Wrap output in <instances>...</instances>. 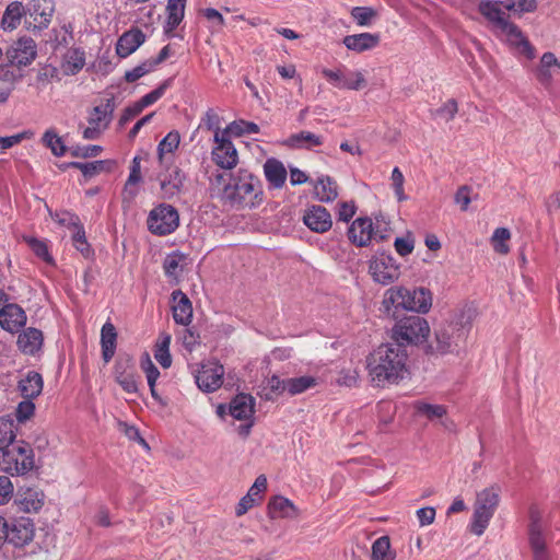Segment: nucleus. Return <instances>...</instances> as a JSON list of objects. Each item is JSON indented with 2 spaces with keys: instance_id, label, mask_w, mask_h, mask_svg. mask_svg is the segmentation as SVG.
Masks as SVG:
<instances>
[{
  "instance_id": "nucleus-1",
  "label": "nucleus",
  "mask_w": 560,
  "mask_h": 560,
  "mask_svg": "<svg viewBox=\"0 0 560 560\" xmlns=\"http://www.w3.org/2000/svg\"><path fill=\"white\" fill-rule=\"evenodd\" d=\"M408 352L406 348L395 343H383L368 359L369 375L373 385L384 387L398 384L408 374Z\"/></svg>"
},
{
  "instance_id": "nucleus-2",
  "label": "nucleus",
  "mask_w": 560,
  "mask_h": 560,
  "mask_svg": "<svg viewBox=\"0 0 560 560\" xmlns=\"http://www.w3.org/2000/svg\"><path fill=\"white\" fill-rule=\"evenodd\" d=\"M260 180L246 170H238L223 188V199L235 208H253L261 200Z\"/></svg>"
},
{
  "instance_id": "nucleus-3",
  "label": "nucleus",
  "mask_w": 560,
  "mask_h": 560,
  "mask_svg": "<svg viewBox=\"0 0 560 560\" xmlns=\"http://www.w3.org/2000/svg\"><path fill=\"white\" fill-rule=\"evenodd\" d=\"M382 304L387 315H392L393 308L424 314L432 306V294L424 288L409 290L404 287H394L385 292ZM393 316H395V312H393Z\"/></svg>"
},
{
  "instance_id": "nucleus-4",
  "label": "nucleus",
  "mask_w": 560,
  "mask_h": 560,
  "mask_svg": "<svg viewBox=\"0 0 560 560\" xmlns=\"http://www.w3.org/2000/svg\"><path fill=\"white\" fill-rule=\"evenodd\" d=\"M429 334V323L419 315L405 316L397 320L392 328V339L404 348L425 342Z\"/></svg>"
},
{
  "instance_id": "nucleus-5",
  "label": "nucleus",
  "mask_w": 560,
  "mask_h": 560,
  "mask_svg": "<svg viewBox=\"0 0 560 560\" xmlns=\"http://www.w3.org/2000/svg\"><path fill=\"white\" fill-rule=\"evenodd\" d=\"M35 467L34 450L25 441H16L2 452V469L11 476H25Z\"/></svg>"
},
{
  "instance_id": "nucleus-6",
  "label": "nucleus",
  "mask_w": 560,
  "mask_h": 560,
  "mask_svg": "<svg viewBox=\"0 0 560 560\" xmlns=\"http://www.w3.org/2000/svg\"><path fill=\"white\" fill-rule=\"evenodd\" d=\"M468 329L459 322H446L438 326L434 332V343L427 347V353L445 354L452 352L464 341Z\"/></svg>"
},
{
  "instance_id": "nucleus-7",
  "label": "nucleus",
  "mask_w": 560,
  "mask_h": 560,
  "mask_svg": "<svg viewBox=\"0 0 560 560\" xmlns=\"http://www.w3.org/2000/svg\"><path fill=\"white\" fill-rule=\"evenodd\" d=\"M147 224L152 234L168 235L179 225L178 211L171 205L161 203L150 211Z\"/></svg>"
},
{
  "instance_id": "nucleus-8",
  "label": "nucleus",
  "mask_w": 560,
  "mask_h": 560,
  "mask_svg": "<svg viewBox=\"0 0 560 560\" xmlns=\"http://www.w3.org/2000/svg\"><path fill=\"white\" fill-rule=\"evenodd\" d=\"M322 74L329 84L339 90L359 91L366 84L361 71L351 70L346 66H340L335 69H323Z\"/></svg>"
},
{
  "instance_id": "nucleus-9",
  "label": "nucleus",
  "mask_w": 560,
  "mask_h": 560,
  "mask_svg": "<svg viewBox=\"0 0 560 560\" xmlns=\"http://www.w3.org/2000/svg\"><path fill=\"white\" fill-rule=\"evenodd\" d=\"M35 524L30 517L21 516L7 521L5 541L16 548L24 547L33 541Z\"/></svg>"
},
{
  "instance_id": "nucleus-10",
  "label": "nucleus",
  "mask_w": 560,
  "mask_h": 560,
  "mask_svg": "<svg viewBox=\"0 0 560 560\" xmlns=\"http://www.w3.org/2000/svg\"><path fill=\"white\" fill-rule=\"evenodd\" d=\"M529 545L534 560H550L542 535L541 513L536 506L529 509Z\"/></svg>"
},
{
  "instance_id": "nucleus-11",
  "label": "nucleus",
  "mask_w": 560,
  "mask_h": 560,
  "mask_svg": "<svg viewBox=\"0 0 560 560\" xmlns=\"http://www.w3.org/2000/svg\"><path fill=\"white\" fill-rule=\"evenodd\" d=\"M213 143L211 156L214 164L223 170H233L238 163V153L230 135L221 138L213 136Z\"/></svg>"
},
{
  "instance_id": "nucleus-12",
  "label": "nucleus",
  "mask_w": 560,
  "mask_h": 560,
  "mask_svg": "<svg viewBox=\"0 0 560 560\" xmlns=\"http://www.w3.org/2000/svg\"><path fill=\"white\" fill-rule=\"evenodd\" d=\"M369 271L373 280L383 285L394 282L400 275L395 259L385 254H381L371 260Z\"/></svg>"
},
{
  "instance_id": "nucleus-13",
  "label": "nucleus",
  "mask_w": 560,
  "mask_h": 560,
  "mask_svg": "<svg viewBox=\"0 0 560 560\" xmlns=\"http://www.w3.org/2000/svg\"><path fill=\"white\" fill-rule=\"evenodd\" d=\"M348 237L354 245L359 247L368 246L374 240L383 241L386 236L378 230H375L370 218L363 217L355 219L349 230Z\"/></svg>"
},
{
  "instance_id": "nucleus-14",
  "label": "nucleus",
  "mask_w": 560,
  "mask_h": 560,
  "mask_svg": "<svg viewBox=\"0 0 560 560\" xmlns=\"http://www.w3.org/2000/svg\"><path fill=\"white\" fill-rule=\"evenodd\" d=\"M224 368L219 362L209 361L203 363L195 378L197 386L205 393H213L223 383Z\"/></svg>"
},
{
  "instance_id": "nucleus-15",
  "label": "nucleus",
  "mask_w": 560,
  "mask_h": 560,
  "mask_svg": "<svg viewBox=\"0 0 560 560\" xmlns=\"http://www.w3.org/2000/svg\"><path fill=\"white\" fill-rule=\"evenodd\" d=\"M5 56L11 65L27 66L37 56L36 44L31 37H21L7 49Z\"/></svg>"
},
{
  "instance_id": "nucleus-16",
  "label": "nucleus",
  "mask_w": 560,
  "mask_h": 560,
  "mask_svg": "<svg viewBox=\"0 0 560 560\" xmlns=\"http://www.w3.org/2000/svg\"><path fill=\"white\" fill-rule=\"evenodd\" d=\"M499 31L505 36L509 44L515 47L520 54L530 60L535 58V47L529 43L516 24L508 22Z\"/></svg>"
},
{
  "instance_id": "nucleus-17",
  "label": "nucleus",
  "mask_w": 560,
  "mask_h": 560,
  "mask_svg": "<svg viewBox=\"0 0 560 560\" xmlns=\"http://www.w3.org/2000/svg\"><path fill=\"white\" fill-rule=\"evenodd\" d=\"M381 43V35L378 33H359L346 35L342 38V44L348 50L357 54L373 50Z\"/></svg>"
},
{
  "instance_id": "nucleus-18",
  "label": "nucleus",
  "mask_w": 560,
  "mask_h": 560,
  "mask_svg": "<svg viewBox=\"0 0 560 560\" xmlns=\"http://www.w3.org/2000/svg\"><path fill=\"white\" fill-rule=\"evenodd\" d=\"M504 5L506 1L486 0L479 3L478 10L499 31L509 22Z\"/></svg>"
},
{
  "instance_id": "nucleus-19",
  "label": "nucleus",
  "mask_w": 560,
  "mask_h": 560,
  "mask_svg": "<svg viewBox=\"0 0 560 560\" xmlns=\"http://www.w3.org/2000/svg\"><path fill=\"white\" fill-rule=\"evenodd\" d=\"M27 12L33 22H28L30 26L43 30L48 26L54 13V4L51 0H33L28 5Z\"/></svg>"
},
{
  "instance_id": "nucleus-20",
  "label": "nucleus",
  "mask_w": 560,
  "mask_h": 560,
  "mask_svg": "<svg viewBox=\"0 0 560 560\" xmlns=\"http://www.w3.org/2000/svg\"><path fill=\"white\" fill-rule=\"evenodd\" d=\"M25 324V312L18 304H7L0 310V326L4 330L15 332Z\"/></svg>"
},
{
  "instance_id": "nucleus-21",
  "label": "nucleus",
  "mask_w": 560,
  "mask_h": 560,
  "mask_svg": "<svg viewBox=\"0 0 560 560\" xmlns=\"http://www.w3.org/2000/svg\"><path fill=\"white\" fill-rule=\"evenodd\" d=\"M145 40V35L140 28H131L125 32L117 40L116 52L126 58L133 54Z\"/></svg>"
},
{
  "instance_id": "nucleus-22",
  "label": "nucleus",
  "mask_w": 560,
  "mask_h": 560,
  "mask_svg": "<svg viewBox=\"0 0 560 560\" xmlns=\"http://www.w3.org/2000/svg\"><path fill=\"white\" fill-rule=\"evenodd\" d=\"M172 298L174 301L172 312L175 323L182 326H188L192 319L191 302L180 290L174 291Z\"/></svg>"
},
{
  "instance_id": "nucleus-23",
  "label": "nucleus",
  "mask_w": 560,
  "mask_h": 560,
  "mask_svg": "<svg viewBox=\"0 0 560 560\" xmlns=\"http://www.w3.org/2000/svg\"><path fill=\"white\" fill-rule=\"evenodd\" d=\"M45 501V494L42 490L36 488H26L21 490L16 498V504L21 511L26 513L38 512Z\"/></svg>"
},
{
  "instance_id": "nucleus-24",
  "label": "nucleus",
  "mask_w": 560,
  "mask_h": 560,
  "mask_svg": "<svg viewBox=\"0 0 560 560\" xmlns=\"http://www.w3.org/2000/svg\"><path fill=\"white\" fill-rule=\"evenodd\" d=\"M556 65L557 57L553 52L547 51L540 57L534 74L536 80L545 88H549L553 82V77L557 70Z\"/></svg>"
},
{
  "instance_id": "nucleus-25",
  "label": "nucleus",
  "mask_w": 560,
  "mask_h": 560,
  "mask_svg": "<svg viewBox=\"0 0 560 560\" xmlns=\"http://www.w3.org/2000/svg\"><path fill=\"white\" fill-rule=\"evenodd\" d=\"M264 174L268 184L276 189L282 188L288 177L284 164L275 158L267 159L264 164Z\"/></svg>"
},
{
  "instance_id": "nucleus-26",
  "label": "nucleus",
  "mask_w": 560,
  "mask_h": 560,
  "mask_svg": "<svg viewBox=\"0 0 560 560\" xmlns=\"http://www.w3.org/2000/svg\"><path fill=\"white\" fill-rule=\"evenodd\" d=\"M255 399L248 394H238L230 402V415L237 420H247L255 412Z\"/></svg>"
},
{
  "instance_id": "nucleus-27",
  "label": "nucleus",
  "mask_w": 560,
  "mask_h": 560,
  "mask_svg": "<svg viewBox=\"0 0 560 560\" xmlns=\"http://www.w3.org/2000/svg\"><path fill=\"white\" fill-rule=\"evenodd\" d=\"M270 518H293L296 516V508L289 499L282 495L272 497L267 505Z\"/></svg>"
},
{
  "instance_id": "nucleus-28",
  "label": "nucleus",
  "mask_w": 560,
  "mask_h": 560,
  "mask_svg": "<svg viewBox=\"0 0 560 560\" xmlns=\"http://www.w3.org/2000/svg\"><path fill=\"white\" fill-rule=\"evenodd\" d=\"M43 332L36 328H27L19 335V349L25 354H35L43 345Z\"/></svg>"
},
{
  "instance_id": "nucleus-29",
  "label": "nucleus",
  "mask_w": 560,
  "mask_h": 560,
  "mask_svg": "<svg viewBox=\"0 0 560 560\" xmlns=\"http://www.w3.org/2000/svg\"><path fill=\"white\" fill-rule=\"evenodd\" d=\"M499 492L500 489L497 486H491L478 492L474 510L494 514L500 501Z\"/></svg>"
},
{
  "instance_id": "nucleus-30",
  "label": "nucleus",
  "mask_w": 560,
  "mask_h": 560,
  "mask_svg": "<svg viewBox=\"0 0 560 560\" xmlns=\"http://www.w3.org/2000/svg\"><path fill=\"white\" fill-rule=\"evenodd\" d=\"M117 331L110 322H106L101 330V348L102 358L105 363H108L116 351Z\"/></svg>"
},
{
  "instance_id": "nucleus-31",
  "label": "nucleus",
  "mask_w": 560,
  "mask_h": 560,
  "mask_svg": "<svg viewBox=\"0 0 560 560\" xmlns=\"http://www.w3.org/2000/svg\"><path fill=\"white\" fill-rule=\"evenodd\" d=\"M43 377L38 372L28 371L19 382V389L24 398L34 399L43 390Z\"/></svg>"
},
{
  "instance_id": "nucleus-32",
  "label": "nucleus",
  "mask_w": 560,
  "mask_h": 560,
  "mask_svg": "<svg viewBox=\"0 0 560 560\" xmlns=\"http://www.w3.org/2000/svg\"><path fill=\"white\" fill-rule=\"evenodd\" d=\"M339 195V185L335 178L328 175L317 177V200L332 202Z\"/></svg>"
},
{
  "instance_id": "nucleus-33",
  "label": "nucleus",
  "mask_w": 560,
  "mask_h": 560,
  "mask_svg": "<svg viewBox=\"0 0 560 560\" xmlns=\"http://www.w3.org/2000/svg\"><path fill=\"white\" fill-rule=\"evenodd\" d=\"M16 423L10 416L0 417V452L9 450L16 442Z\"/></svg>"
},
{
  "instance_id": "nucleus-34",
  "label": "nucleus",
  "mask_w": 560,
  "mask_h": 560,
  "mask_svg": "<svg viewBox=\"0 0 560 560\" xmlns=\"http://www.w3.org/2000/svg\"><path fill=\"white\" fill-rule=\"evenodd\" d=\"M185 174L182 170H173L166 179L161 182V189L164 197L172 198L182 191L185 182Z\"/></svg>"
},
{
  "instance_id": "nucleus-35",
  "label": "nucleus",
  "mask_w": 560,
  "mask_h": 560,
  "mask_svg": "<svg viewBox=\"0 0 560 560\" xmlns=\"http://www.w3.org/2000/svg\"><path fill=\"white\" fill-rule=\"evenodd\" d=\"M221 117L218 113L209 108L200 118V122L198 129H206L208 131H213V136L218 135V138L229 135V126L224 129H221Z\"/></svg>"
},
{
  "instance_id": "nucleus-36",
  "label": "nucleus",
  "mask_w": 560,
  "mask_h": 560,
  "mask_svg": "<svg viewBox=\"0 0 560 560\" xmlns=\"http://www.w3.org/2000/svg\"><path fill=\"white\" fill-rule=\"evenodd\" d=\"M141 178V159L135 156L131 162L128 179L124 187V200H131L137 195V190L132 189V187L140 183Z\"/></svg>"
},
{
  "instance_id": "nucleus-37",
  "label": "nucleus",
  "mask_w": 560,
  "mask_h": 560,
  "mask_svg": "<svg viewBox=\"0 0 560 560\" xmlns=\"http://www.w3.org/2000/svg\"><path fill=\"white\" fill-rule=\"evenodd\" d=\"M112 165H113L112 161H103V160L88 162V163L70 162L68 164L69 167L80 170L86 178H91L94 175L100 174L102 172H108L112 168Z\"/></svg>"
},
{
  "instance_id": "nucleus-38",
  "label": "nucleus",
  "mask_w": 560,
  "mask_h": 560,
  "mask_svg": "<svg viewBox=\"0 0 560 560\" xmlns=\"http://www.w3.org/2000/svg\"><path fill=\"white\" fill-rule=\"evenodd\" d=\"M114 112V104L112 100H107L105 105L95 106L89 116V125H96L105 129L109 121L112 114Z\"/></svg>"
},
{
  "instance_id": "nucleus-39",
  "label": "nucleus",
  "mask_w": 560,
  "mask_h": 560,
  "mask_svg": "<svg viewBox=\"0 0 560 560\" xmlns=\"http://www.w3.org/2000/svg\"><path fill=\"white\" fill-rule=\"evenodd\" d=\"M396 552L390 548L388 536H381L372 544L371 560H395Z\"/></svg>"
},
{
  "instance_id": "nucleus-40",
  "label": "nucleus",
  "mask_w": 560,
  "mask_h": 560,
  "mask_svg": "<svg viewBox=\"0 0 560 560\" xmlns=\"http://www.w3.org/2000/svg\"><path fill=\"white\" fill-rule=\"evenodd\" d=\"M171 335L161 334L154 350V358L164 369L172 364V357L170 353Z\"/></svg>"
},
{
  "instance_id": "nucleus-41",
  "label": "nucleus",
  "mask_w": 560,
  "mask_h": 560,
  "mask_svg": "<svg viewBox=\"0 0 560 560\" xmlns=\"http://www.w3.org/2000/svg\"><path fill=\"white\" fill-rule=\"evenodd\" d=\"M185 255L179 252L168 254L163 261V269L168 278L178 279L183 272Z\"/></svg>"
},
{
  "instance_id": "nucleus-42",
  "label": "nucleus",
  "mask_w": 560,
  "mask_h": 560,
  "mask_svg": "<svg viewBox=\"0 0 560 560\" xmlns=\"http://www.w3.org/2000/svg\"><path fill=\"white\" fill-rule=\"evenodd\" d=\"M350 16L360 27H369L377 19L378 13L372 7H353Z\"/></svg>"
},
{
  "instance_id": "nucleus-43",
  "label": "nucleus",
  "mask_w": 560,
  "mask_h": 560,
  "mask_svg": "<svg viewBox=\"0 0 560 560\" xmlns=\"http://www.w3.org/2000/svg\"><path fill=\"white\" fill-rule=\"evenodd\" d=\"M315 385V377L310 375L285 378V393L300 395Z\"/></svg>"
},
{
  "instance_id": "nucleus-44",
  "label": "nucleus",
  "mask_w": 560,
  "mask_h": 560,
  "mask_svg": "<svg viewBox=\"0 0 560 560\" xmlns=\"http://www.w3.org/2000/svg\"><path fill=\"white\" fill-rule=\"evenodd\" d=\"M23 4L19 1L11 2L3 14L2 26L4 30H14L21 21Z\"/></svg>"
},
{
  "instance_id": "nucleus-45",
  "label": "nucleus",
  "mask_w": 560,
  "mask_h": 560,
  "mask_svg": "<svg viewBox=\"0 0 560 560\" xmlns=\"http://www.w3.org/2000/svg\"><path fill=\"white\" fill-rule=\"evenodd\" d=\"M167 18L164 25L165 34L170 35L180 24L185 14V7L179 4L167 3Z\"/></svg>"
},
{
  "instance_id": "nucleus-46",
  "label": "nucleus",
  "mask_w": 560,
  "mask_h": 560,
  "mask_svg": "<svg viewBox=\"0 0 560 560\" xmlns=\"http://www.w3.org/2000/svg\"><path fill=\"white\" fill-rule=\"evenodd\" d=\"M413 409L420 416H424L429 420L440 419L447 412L446 407L443 405H432L422 400L413 404Z\"/></svg>"
},
{
  "instance_id": "nucleus-47",
  "label": "nucleus",
  "mask_w": 560,
  "mask_h": 560,
  "mask_svg": "<svg viewBox=\"0 0 560 560\" xmlns=\"http://www.w3.org/2000/svg\"><path fill=\"white\" fill-rule=\"evenodd\" d=\"M511 240V232L506 228H498L491 236V245L495 253L506 255L510 252L508 242Z\"/></svg>"
},
{
  "instance_id": "nucleus-48",
  "label": "nucleus",
  "mask_w": 560,
  "mask_h": 560,
  "mask_svg": "<svg viewBox=\"0 0 560 560\" xmlns=\"http://www.w3.org/2000/svg\"><path fill=\"white\" fill-rule=\"evenodd\" d=\"M42 141L48 149H50L55 156H62L66 154L67 147L61 137H59L54 129H48L44 133Z\"/></svg>"
},
{
  "instance_id": "nucleus-49",
  "label": "nucleus",
  "mask_w": 560,
  "mask_h": 560,
  "mask_svg": "<svg viewBox=\"0 0 560 560\" xmlns=\"http://www.w3.org/2000/svg\"><path fill=\"white\" fill-rule=\"evenodd\" d=\"M180 142V135L177 130L170 131L158 144V155L160 161L163 160L164 154L173 153L177 150Z\"/></svg>"
},
{
  "instance_id": "nucleus-50",
  "label": "nucleus",
  "mask_w": 560,
  "mask_h": 560,
  "mask_svg": "<svg viewBox=\"0 0 560 560\" xmlns=\"http://www.w3.org/2000/svg\"><path fill=\"white\" fill-rule=\"evenodd\" d=\"M85 65L84 51L79 49L70 50L66 57L65 72L67 74L78 73Z\"/></svg>"
},
{
  "instance_id": "nucleus-51",
  "label": "nucleus",
  "mask_w": 560,
  "mask_h": 560,
  "mask_svg": "<svg viewBox=\"0 0 560 560\" xmlns=\"http://www.w3.org/2000/svg\"><path fill=\"white\" fill-rule=\"evenodd\" d=\"M458 112V103L454 98L447 100L439 108L431 113L433 118H440L446 122L453 120Z\"/></svg>"
},
{
  "instance_id": "nucleus-52",
  "label": "nucleus",
  "mask_w": 560,
  "mask_h": 560,
  "mask_svg": "<svg viewBox=\"0 0 560 560\" xmlns=\"http://www.w3.org/2000/svg\"><path fill=\"white\" fill-rule=\"evenodd\" d=\"M492 516L493 514L489 512L474 510L470 522V532L477 536H481L487 529Z\"/></svg>"
},
{
  "instance_id": "nucleus-53",
  "label": "nucleus",
  "mask_w": 560,
  "mask_h": 560,
  "mask_svg": "<svg viewBox=\"0 0 560 560\" xmlns=\"http://www.w3.org/2000/svg\"><path fill=\"white\" fill-rule=\"evenodd\" d=\"M283 144L290 148H311L315 144V136L308 131H301L290 136Z\"/></svg>"
},
{
  "instance_id": "nucleus-54",
  "label": "nucleus",
  "mask_w": 560,
  "mask_h": 560,
  "mask_svg": "<svg viewBox=\"0 0 560 560\" xmlns=\"http://www.w3.org/2000/svg\"><path fill=\"white\" fill-rule=\"evenodd\" d=\"M259 127L257 124L245 120H235L229 125V135L241 137L243 135L257 133Z\"/></svg>"
},
{
  "instance_id": "nucleus-55",
  "label": "nucleus",
  "mask_w": 560,
  "mask_h": 560,
  "mask_svg": "<svg viewBox=\"0 0 560 560\" xmlns=\"http://www.w3.org/2000/svg\"><path fill=\"white\" fill-rule=\"evenodd\" d=\"M155 69V67L153 66V63L150 61V59L148 60H144L143 62H141L140 65L136 66L135 68L126 71L125 73V80L128 82V83H132V82H136L137 80H139L140 78H142L143 75L150 73L151 71H153Z\"/></svg>"
},
{
  "instance_id": "nucleus-56",
  "label": "nucleus",
  "mask_w": 560,
  "mask_h": 560,
  "mask_svg": "<svg viewBox=\"0 0 560 560\" xmlns=\"http://www.w3.org/2000/svg\"><path fill=\"white\" fill-rule=\"evenodd\" d=\"M265 389L268 390L265 394V398L271 400L275 396H279L285 393V380H281L277 375H272L267 380Z\"/></svg>"
},
{
  "instance_id": "nucleus-57",
  "label": "nucleus",
  "mask_w": 560,
  "mask_h": 560,
  "mask_svg": "<svg viewBox=\"0 0 560 560\" xmlns=\"http://www.w3.org/2000/svg\"><path fill=\"white\" fill-rule=\"evenodd\" d=\"M537 8L536 0H512L506 1L504 9L521 15L526 12H534Z\"/></svg>"
},
{
  "instance_id": "nucleus-58",
  "label": "nucleus",
  "mask_w": 560,
  "mask_h": 560,
  "mask_svg": "<svg viewBox=\"0 0 560 560\" xmlns=\"http://www.w3.org/2000/svg\"><path fill=\"white\" fill-rule=\"evenodd\" d=\"M73 245L74 247L85 257L90 256L91 254V247L90 244L86 241L85 237V231L84 228L81 225H78L77 229L73 230V236H72Z\"/></svg>"
},
{
  "instance_id": "nucleus-59",
  "label": "nucleus",
  "mask_w": 560,
  "mask_h": 560,
  "mask_svg": "<svg viewBox=\"0 0 560 560\" xmlns=\"http://www.w3.org/2000/svg\"><path fill=\"white\" fill-rule=\"evenodd\" d=\"M34 254L48 264H52L54 259L50 256L47 245L45 242L35 237H28L25 240Z\"/></svg>"
},
{
  "instance_id": "nucleus-60",
  "label": "nucleus",
  "mask_w": 560,
  "mask_h": 560,
  "mask_svg": "<svg viewBox=\"0 0 560 560\" xmlns=\"http://www.w3.org/2000/svg\"><path fill=\"white\" fill-rule=\"evenodd\" d=\"M170 85L168 81H164L159 88H156L155 90L151 91L150 93L145 94L144 96H142L137 103L139 104V106L142 108V110L154 104L155 102H158L165 93V90L167 89V86Z\"/></svg>"
},
{
  "instance_id": "nucleus-61",
  "label": "nucleus",
  "mask_w": 560,
  "mask_h": 560,
  "mask_svg": "<svg viewBox=\"0 0 560 560\" xmlns=\"http://www.w3.org/2000/svg\"><path fill=\"white\" fill-rule=\"evenodd\" d=\"M390 179H392V186H393V189H394L397 200L398 201L406 200L407 196L404 191L405 177H404L401 171L399 170V167L396 166L393 168Z\"/></svg>"
},
{
  "instance_id": "nucleus-62",
  "label": "nucleus",
  "mask_w": 560,
  "mask_h": 560,
  "mask_svg": "<svg viewBox=\"0 0 560 560\" xmlns=\"http://www.w3.org/2000/svg\"><path fill=\"white\" fill-rule=\"evenodd\" d=\"M121 388L128 394H137L138 393V381L136 377V369L128 372L127 374L117 376L115 380Z\"/></svg>"
},
{
  "instance_id": "nucleus-63",
  "label": "nucleus",
  "mask_w": 560,
  "mask_h": 560,
  "mask_svg": "<svg viewBox=\"0 0 560 560\" xmlns=\"http://www.w3.org/2000/svg\"><path fill=\"white\" fill-rule=\"evenodd\" d=\"M332 226L330 212L323 206H317V233H325Z\"/></svg>"
},
{
  "instance_id": "nucleus-64",
  "label": "nucleus",
  "mask_w": 560,
  "mask_h": 560,
  "mask_svg": "<svg viewBox=\"0 0 560 560\" xmlns=\"http://www.w3.org/2000/svg\"><path fill=\"white\" fill-rule=\"evenodd\" d=\"M141 368L147 375V381H148L149 387H153L156 383V380L160 376V372H159L158 368L153 364V362L151 361V359L148 354H145V359L142 360Z\"/></svg>"
}]
</instances>
